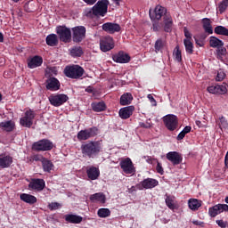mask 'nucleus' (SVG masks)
<instances>
[{"mask_svg": "<svg viewBox=\"0 0 228 228\" xmlns=\"http://www.w3.org/2000/svg\"><path fill=\"white\" fill-rule=\"evenodd\" d=\"M150 19L159 20L160 19H163V26H164V31L166 33H171L172 32V27L174 26V20L172 19V16L167 10V8L157 5L154 9V11L150 10L149 12Z\"/></svg>", "mask_w": 228, "mask_h": 228, "instance_id": "nucleus-1", "label": "nucleus"}, {"mask_svg": "<svg viewBox=\"0 0 228 228\" xmlns=\"http://www.w3.org/2000/svg\"><path fill=\"white\" fill-rule=\"evenodd\" d=\"M83 158H95L102 152V143L99 141H89L80 146Z\"/></svg>", "mask_w": 228, "mask_h": 228, "instance_id": "nucleus-2", "label": "nucleus"}, {"mask_svg": "<svg viewBox=\"0 0 228 228\" xmlns=\"http://www.w3.org/2000/svg\"><path fill=\"white\" fill-rule=\"evenodd\" d=\"M110 0L98 1L89 11L86 12V17H104L108 13Z\"/></svg>", "mask_w": 228, "mask_h": 228, "instance_id": "nucleus-3", "label": "nucleus"}, {"mask_svg": "<svg viewBox=\"0 0 228 228\" xmlns=\"http://www.w3.org/2000/svg\"><path fill=\"white\" fill-rule=\"evenodd\" d=\"M66 77L70 79H81L85 74V69L79 65L66 66L64 69Z\"/></svg>", "mask_w": 228, "mask_h": 228, "instance_id": "nucleus-4", "label": "nucleus"}, {"mask_svg": "<svg viewBox=\"0 0 228 228\" xmlns=\"http://www.w3.org/2000/svg\"><path fill=\"white\" fill-rule=\"evenodd\" d=\"M53 149H54V143L49 139H42L32 144V151L35 152H45Z\"/></svg>", "mask_w": 228, "mask_h": 228, "instance_id": "nucleus-5", "label": "nucleus"}, {"mask_svg": "<svg viewBox=\"0 0 228 228\" xmlns=\"http://www.w3.org/2000/svg\"><path fill=\"white\" fill-rule=\"evenodd\" d=\"M56 33L59 37V40L64 44H70L72 40V31L67 26H58L56 27Z\"/></svg>", "mask_w": 228, "mask_h": 228, "instance_id": "nucleus-6", "label": "nucleus"}, {"mask_svg": "<svg viewBox=\"0 0 228 228\" xmlns=\"http://www.w3.org/2000/svg\"><path fill=\"white\" fill-rule=\"evenodd\" d=\"M99 134V128L96 126H92L87 129L80 130L77 134V140L79 142H85L86 140H90V138H94Z\"/></svg>", "mask_w": 228, "mask_h": 228, "instance_id": "nucleus-7", "label": "nucleus"}, {"mask_svg": "<svg viewBox=\"0 0 228 228\" xmlns=\"http://www.w3.org/2000/svg\"><path fill=\"white\" fill-rule=\"evenodd\" d=\"M163 122L167 131H175L179 127V118L174 114H167L163 117Z\"/></svg>", "mask_w": 228, "mask_h": 228, "instance_id": "nucleus-8", "label": "nucleus"}, {"mask_svg": "<svg viewBox=\"0 0 228 228\" xmlns=\"http://www.w3.org/2000/svg\"><path fill=\"white\" fill-rule=\"evenodd\" d=\"M73 32V42L80 44L81 41L86 38V28L85 26H77L71 28Z\"/></svg>", "mask_w": 228, "mask_h": 228, "instance_id": "nucleus-9", "label": "nucleus"}, {"mask_svg": "<svg viewBox=\"0 0 228 228\" xmlns=\"http://www.w3.org/2000/svg\"><path fill=\"white\" fill-rule=\"evenodd\" d=\"M48 99L52 106L60 108V106H63L69 101V96L65 94H57L50 95Z\"/></svg>", "mask_w": 228, "mask_h": 228, "instance_id": "nucleus-10", "label": "nucleus"}, {"mask_svg": "<svg viewBox=\"0 0 228 228\" xmlns=\"http://www.w3.org/2000/svg\"><path fill=\"white\" fill-rule=\"evenodd\" d=\"M115 48V40L113 37L107 36L100 40V49L102 53H108Z\"/></svg>", "mask_w": 228, "mask_h": 228, "instance_id": "nucleus-11", "label": "nucleus"}, {"mask_svg": "<svg viewBox=\"0 0 228 228\" xmlns=\"http://www.w3.org/2000/svg\"><path fill=\"white\" fill-rule=\"evenodd\" d=\"M37 117V114L32 110H28L25 112V116L20 119V124L22 127H31L33 126V120Z\"/></svg>", "mask_w": 228, "mask_h": 228, "instance_id": "nucleus-12", "label": "nucleus"}, {"mask_svg": "<svg viewBox=\"0 0 228 228\" xmlns=\"http://www.w3.org/2000/svg\"><path fill=\"white\" fill-rule=\"evenodd\" d=\"M228 212V205L227 204H217L208 208V215L211 218H215L218 216L221 213Z\"/></svg>", "mask_w": 228, "mask_h": 228, "instance_id": "nucleus-13", "label": "nucleus"}, {"mask_svg": "<svg viewBox=\"0 0 228 228\" xmlns=\"http://www.w3.org/2000/svg\"><path fill=\"white\" fill-rule=\"evenodd\" d=\"M159 184L158 180L153 178H146L142 181L139 184L136 185L137 190H152V188H156Z\"/></svg>", "mask_w": 228, "mask_h": 228, "instance_id": "nucleus-14", "label": "nucleus"}, {"mask_svg": "<svg viewBox=\"0 0 228 228\" xmlns=\"http://www.w3.org/2000/svg\"><path fill=\"white\" fill-rule=\"evenodd\" d=\"M44 188H45V181L42 178H32L28 183V190L34 191H43Z\"/></svg>", "mask_w": 228, "mask_h": 228, "instance_id": "nucleus-15", "label": "nucleus"}, {"mask_svg": "<svg viewBox=\"0 0 228 228\" xmlns=\"http://www.w3.org/2000/svg\"><path fill=\"white\" fill-rule=\"evenodd\" d=\"M119 165L125 174H133L134 172V166L133 165V161L129 158L121 160Z\"/></svg>", "mask_w": 228, "mask_h": 228, "instance_id": "nucleus-16", "label": "nucleus"}, {"mask_svg": "<svg viewBox=\"0 0 228 228\" xmlns=\"http://www.w3.org/2000/svg\"><path fill=\"white\" fill-rule=\"evenodd\" d=\"M103 31L106 33H110V35H113L114 33H118L122 29L118 23H111L106 22L102 25Z\"/></svg>", "mask_w": 228, "mask_h": 228, "instance_id": "nucleus-17", "label": "nucleus"}, {"mask_svg": "<svg viewBox=\"0 0 228 228\" xmlns=\"http://www.w3.org/2000/svg\"><path fill=\"white\" fill-rule=\"evenodd\" d=\"M61 86V85L60 84V80L54 77H51L46 80V90H50L51 92H58Z\"/></svg>", "mask_w": 228, "mask_h": 228, "instance_id": "nucleus-18", "label": "nucleus"}, {"mask_svg": "<svg viewBox=\"0 0 228 228\" xmlns=\"http://www.w3.org/2000/svg\"><path fill=\"white\" fill-rule=\"evenodd\" d=\"M133 113H134V106L133 105L123 107L118 111V115L122 120H127V118H131Z\"/></svg>", "mask_w": 228, "mask_h": 228, "instance_id": "nucleus-19", "label": "nucleus"}, {"mask_svg": "<svg viewBox=\"0 0 228 228\" xmlns=\"http://www.w3.org/2000/svg\"><path fill=\"white\" fill-rule=\"evenodd\" d=\"M166 158L168 161H171L174 166L183 163V156L177 151H169L167 153Z\"/></svg>", "mask_w": 228, "mask_h": 228, "instance_id": "nucleus-20", "label": "nucleus"}, {"mask_svg": "<svg viewBox=\"0 0 228 228\" xmlns=\"http://www.w3.org/2000/svg\"><path fill=\"white\" fill-rule=\"evenodd\" d=\"M112 60L116 63H129V61H131V56L121 51L118 53L112 55Z\"/></svg>", "mask_w": 228, "mask_h": 228, "instance_id": "nucleus-21", "label": "nucleus"}, {"mask_svg": "<svg viewBox=\"0 0 228 228\" xmlns=\"http://www.w3.org/2000/svg\"><path fill=\"white\" fill-rule=\"evenodd\" d=\"M207 90L208 94H213L215 95H224V94H227V87H225V86H210Z\"/></svg>", "mask_w": 228, "mask_h": 228, "instance_id": "nucleus-22", "label": "nucleus"}, {"mask_svg": "<svg viewBox=\"0 0 228 228\" xmlns=\"http://www.w3.org/2000/svg\"><path fill=\"white\" fill-rule=\"evenodd\" d=\"M86 174L88 179L96 181V179H99V175H101V170H99V167L91 166L86 167Z\"/></svg>", "mask_w": 228, "mask_h": 228, "instance_id": "nucleus-23", "label": "nucleus"}, {"mask_svg": "<svg viewBox=\"0 0 228 228\" xmlns=\"http://www.w3.org/2000/svg\"><path fill=\"white\" fill-rule=\"evenodd\" d=\"M42 63H44V59L39 55L28 59V69H37V67H42Z\"/></svg>", "mask_w": 228, "mask_h": 228, "instance_id": "nucleus-24", "label": "nucleus"}, {"mask_svg": "<svg viewBox=\"0 0 228 228\" xmlns=\"http://www.w3.org/2000/svg\"><path fill=\"white\" fill-rule=\"evenodd\" d=\"M12 163H13V158L10 155H0V167L2 168H10L12 167Z\"/></svg>", "mask_w": 228, "mask_h": 228, "instance_id": "nucleus-25", "label": "nucleus"}, {"mask_svg": "<svg viewBox=\"0 0 228 228\" xmlns=\"http://www.w3.org/2000/svg\"><path fill=\"white\" fill-rule=\"evenodd\" d=\"M216 124L221 131H228V120L224 115L216 119Z\"/></svg>", "mask_w": 228, "mask_h": 228, "instance_id": "nucleus-26", "label": "nucleus"}, {"mask_svg": "<svg viewBox=\"0 0 228 228\" xmlns=\"http://www.w3.org/2000/svg\"><path fill=\"white\" fill-rule=\"evenodd\" d=\"M65 222L68 224H81L83 222V216L74 215V214H68L64 216Z\"/></svg>", "mask_w": 228, "mask_h": 228, "instance_id": "nucleus-27", "label": "nucleus"}, {"mask_svg": "<svg viewBox=\"0 0 228 228\" xmlns=\"http://www.w3.org/2000/svg\"><path fill=\"white\" fill-rule=\"evenodd\" d=\"M91 202H100V204H106V195L103 192H96L90 196Z\"/></svg>", "mask_w": 228, "mask_h": 228, "instance_id": "nucleus-28", "label": "nucleus"}, {"mask_svg": "<svg viewBox=\"0 0 228 228\" xmlns=\"http://www.w3.org/2000/svg\"><path fill=\"white\" fill-rule=\"evenodd\" d=\"M20 199L23 202H26V204H30V205L37 204V197L28 193H21L20 195Z\"/></svg>", "mask_w": 228, "mask_h": 228, "instance_id": "nucleus-29", "label": "nucleus"}, {"mask_svg": "<svg viewBox=\"0 0 228 228\" xmlns=\"http://www.w3.org/2000/svg\"><path fill=\"white\" fill-rule=\"evenodd\" d=\"M133 102V94L131 93H126L120 97V106H129Z\"/></svg>", "mask_w": 228, "mask_h": 228, "instance_id": "nucleus-30", "label": "nucleus"}, {"mask_svg": "<svg viewBox=\"0 0 228 228\" xmlns=\"http://www.w3.org/2000/svg\"><path fill=\"white\" fill-rule=\"evenodd\" d=\"M201 22L205 33L213 35V26L211 25V20L209 18H203Z\"/></svg>", "mask_w": 228, "mask_h": 228, "instance_id": "nucleus-31", "label": "nucleus"}, {"mask_svg": "<svg viewBox=\"0 0 228 228\" xmlns=\"http://www.w3.org/2000/svg\"><path fill=\"white\" fill-rule=\"evenodd\" d=\"M93 111L101 113V111H106V103L104 102H94L91 104Z\"/></svg>", "mask_w": 228, "mask_h": 228, "instance_id": "nucleus-32", "label": "nucleus"}, {"mask_svg": "<svg viewBox=\"0 0 228 228\" xmlns=\"http://www.w3.org/2000/svg\"><path fill=\"white\" fill-rule=\"evenodd\" d=\"M188 206L191 211H199V208L202 206V200L197 199H190L188 201Z\"/></svg>", "mask_w": 228, "mask_h": 228, "instance_id": "nucleus-33", "label": "nucleus"}, {"mask_svg": "<svg viewBox=\"0 0 228 228\" xmlns=\"http://www.w3.org/2000/svg\"><path fill=\"white\" fill-rule=\"evenodd\" d=\"M45 42L50 47H56L58 45V36L56 34H50L46 37Z\"/></svg>", "mask_w": 228, "mask_h": 228, "instance_id": "nucleus-34", "label": "nucleus"}, {"mask_svg": "<svg viewBox=\"0 0 228 228\" xmlns=\"http://www.w3.org/2000/svg\"><path fill=\"white\" fill-rule=\"evenodd\" d=\"M209 45L214 49H218V47H224V41L216 37L211 36L209 40Z\"/></svg>", "mask_w": 228, "mask_h": 228, "instance_id": "nucleus-35", "label": "nucleus"}, {"mask_svg": "<svg viewBox=\"0 0 228 228\" xmlns=\"http://www.w3.org/2000/svg\"><path fill=\"white\" fill-rule=\"evenodd\" d=\"M0 127L6 131L7 133H12L15 129V122L9 120L0 123Z\"/></svg>", "mask_w": 228, "mask_h": 228, "instance_id": "nucleus-36", "label": "nucleus"}, {"mask_svg": "<svg viewBox=\"0 0 228 228\" xmlns=\"http://www.w3.org/2000/svg\"><path fill=\"white\" fill-rule=\"evenodd\" d=\"M42 167H43L44 172L51 173V170L54 168V164H53V161L45 158L42 162Z\"/></svg>", "mask_w": 228, "mask_h": 228, "instance_id": "nucleus-37", "label": "nucleus"}, {"mask_svg": "<svg viewBox=\"0 0 228 228\" xmlns=\"http://www.w3.org/2000/svg\"><path fill=\"white\" fill-rule=\"evenodd\" d=\"M83 48L81 46H74L73 48L70 49V55L73 58H79L83 56Z\"/></svg>", "mask_w": 228, "mask_h": 228, "instance_id": "nucleus-38", "label": "nucleus"}, {"mask_svg": "<svg viewBox=\"0 0 228 228\" xmlns=\"http://www.w3.org/2000/svg\"><path fill=\"white\" fill-rule=\"evenodd\" d=\"M214 33H216V35H221L223 37H228V28L222 26V25H219V26H216L214 28Z\"/></svg>", "mask_w": 228, "mask_h": 228, "instance_id": "nucleus-39", "label": "nucleus"}, {"mask_svg": "<svg viewBox=\"0 0 228 228\" xmlns=\"http://www.w3.org/2000/svg\"><path fill=\"white\" fill-rule=\"evenodd\" d=\"M164 47H165V40L161 38L157 39L154 45L156 54H158V53H161Z\"/></svg>", "mask_w": 228, "mask_h": 228, "instance_id": "nucleus-40", "label": "nucleus"}, {"mask_svg": "<svg viewBox=\"0 0 228 228\" xmlns=\"http://www.w3.org/2000/svg\"><path fill=\"white\" fill-rule=\"evenodd\" d=\"M185 51L188 54H193V43L190 39L183 40Z\"/></svg>", "mask_w": 228, "mask_h": 228, "instance_id": "nucleus-41", "label": "nucleus"}, {"mask_svg": "<svg viewBox=\"0 0 228 228\" xmlns=\"http://www.w3.org/2000/svg\"><path fill=\"white\" fill-rule=\"evenodd\" d=\"M173 56L178 63H181L183 61V54L181 53V49L179 48V45L175 46L173 52Z\"/></svg>", "mask_w": 228, "mask_h": 228, "instance_id": "nucleus-42", "label": "nucleus"}, {"mask_svg": "<svg viewBox=\"0 0 228 228\" xmlns=\"http://www.w3.org/2000/svg\"><path fill=\"white\" fill-rule=\"evenodd\" d=\"M97 215L100 218H108V216H111V211L109 208H100Z\"/></svg>", "mask_w": 228, "mask_h": 228, "instance_id": "nucleus-43", "label": "nucleus"}, {"mask_svg": "<svg viewBox=\"0 0 228 228\" xmlns=\"http://www.w3.org/2000/svg\"><path fill=\"white\" fill-rule=\"evenodd\" d=\"M152 20V27L151 29L155 32L161 31V28H165V25L162 23H159V20Z\"/></svg>", "mask_w": 228, "mask_h": 228, "instance_id": "nucleus-44", "label": "nucleus"}, {"mask_svg": "<svg viewBox=\"0 0 228 228\" xmlns=\"http://www.w3.org/2000/svg\"><path fill=\"white\" fill-rule=\"evenodd\" d=\"M218 60H222L224 56L227 55V48L224 46H219L216 50Z\"/></svg>", "mask_w": 228, "mask_h": 228, "instance_id": "nucleus-45", "label": "nucleus"}, {"mask_svg": "<svg viewBox=\"0 0 228 228\" xmlns=\"http://www.w3.org/2000/svg\"><path fill=\"white\" fill-rule=\"evenodd\" d=\"M228 7V0H223L219 4H218V12L220 14L224 13L225 10H227Z\"/></svg>", "mask_w": 228, "mask_h": 228, "instance_id": "nucleus-46", "label": "nucleus"}, {"mask_svg": "<svg viewBox=\"0 0 228 228\" xmlns=\"http://www.w3.org/2000/svg\"><path fill=\"white\" fill-rule=\"evenodd\" d=\"M165 200H166V205L167 206V208H169V209H175V204H174V200L172 199V197L166 194Z\"/></svg>", "mask_w": 228, "mask_h": 228, "instance_id": "nucleus-47", "label": "nucleus"}, {"mask_svg": "<svg viewBox=\"0 0 228 228\" xmlns=\"http://www.w3.org/2000/svg\"><path fill=\"white\" fill-rule=\"evenodd\" d=\"M45 159V158L40 154L32 155L29 161H41V163Z\"/></svg>", "mask_w": 228, "mask_h": 228, "instance_id": "nucleus-48", "label": "nucleus"}, {"mask_svg": "<svg viewBox=\"0 0 228 228\" xmlns=\"http://www.w3.org/2000/svg\"><path fill=\"white\" fill-rule=\"evenodd\" d=\"M156 170L158 174H160V175H163V174H165V169H163V166H161V163H159V161L158 160H157Z\"/></svg>", "mask_w": 228, "mask_h": 228, "instance_id": "nucleus-49", "label": "nucleus"}, {"mask_svg": "<svg viewBox=\"0 0 228 228\" xmlns=\"http://www.w3.org/2000/svg\"><path fill=\"white\" fill-rule=\"evenodd\" d=\"M225 79V73L224 71H218L216 81H224Z\"/></svg>", "mask_w": 228, "mask_h": 228, "instance_id": "nucleus-50", "label": "nucleus"}, {"mask_svg": "<svg viewBox=\"0 0 228 228\" xmlns=\"http://www.w3.org/2000/svg\"><path fill=\"white\" fill-rule=\"evenodd\" d=\"M61 207V205L60 203H58V202H52L49 205V209H51V211H54V210L58 209Z\"/></svg>", "mask_w": 228, "mask_h": 228, "instance_id": "nucleus-51", "label": "nucleus"}, {"mask_svg": "<svg viewBox=\"0 0 228 228\" xmlns=\"http://www.w3.org/2000/svg\"><path fill=\"white\" fill-rule=\"evenodd\" d=\"M216 223L221 228H227V225H228L227 221H224L221 219V220H216Z\"/></svg>", "mask_w": 228, "mask_h": 228, "instance_id": "nucleus-52", "label": "nucleus"}, {"mask_svg": "<svg viewBox=\"0 0 228 228\" xmlns=\"http://www.w3.org/2000/svg\"><path fill=\"white\" fill-rule=\"evenodd\" d=\"M184 136H186V134L182 130V131L178 134V135H177V137H176V140H177L178 142H181V140H183V139H184Z\"/></svg>", "mask_w": 228, "mask_h": 228, "instance_id": "nucleus-53", "label": "nucleus"}, {"mask_svg": "<svg viewBox=\"0 0 228 228\" xmlns=\"http://www.w3.org/2000/svg\"><path fill=\"white\" fill-rule=\"evenodd\" d=\"M185 40H191V33H190L186 28L183 29Z\"/></svg>", "mask_w": 228, "mask_h": 228, "instance_id": "nucleus-54", "label": "nucleus"}, {"mask_svg": "<svg viewBox=\"0 0 228 228\" xmlns=\"http://www.w3.org/2000/svg\"><path fill=\"white\" fill-rule=\"evenodd\" d=\"M139 126L143 129H151V123H139Z\"/></svg>", "mask_w": 228, "mask_h": 228, "instance_id": "nucleus-55", "label": "nucleus"}, {"mask_svg": "<svg viewBox=\"0 0 228 228\" xmlns=\"http://www.w3.org/2000/svg\"><path fill=\"white\" fill-rule=\"evenodd\" d=\"M86 4H88L89 6H94V4L97 3V0H83Z\"/></svg>", "mask_w": 228, "mask_h": 228, "instance_id": "nucleus-56", "label": "nucleus"}, {"mask_svg": "<svg viewBox=\"0 0 228 228\" xmlns=\"http://www.w3.org/2000/svg\"><path fill=\"white\" fill-rule=\"evenodd\" d=\"M185 134H188V133L191 132V126H186L183 130H182Z\"/></svg>", "mask_w": 228, "mask_h": 228, "instance_id": "nucleus-57", "label": "nucleus"}, {"mask_svg": "<svg viewBox=\"0 0 228 228\" xmlns=\"http://www.w3.org/2000/svg\"><path fill=\"white\" fill-rule=\"evenodd\" d=\"M148 99L151 102H154L155 106H156V99H154V96L151 94H148Z\"/></svg>", "mask_w": 228, "mask_h": 228, "instance_id": "nucleus-58", "label": "nucleus"}, {"mask_svg": "<svg viewBox=\"0 0 228 228\" xmlns=\"http://www.w3.org/2000/svg\"><path fill=\"white\" fill-rule=\"evenodd\" d=\"M147 163H151V164H152V161H158V159H151V157H148V159H147Z\"/></svg>", "mask_w": 228, "mask_h": 228, "instance_id": "nucleus-59", "label": "nucleus"}, {"mask_svg": "<svg viewBox=\"0 0 228 228\" xmlns=\"http://www.w3.org/2000/svg\"><path fill=\"white\" fill-rule=\"evenodd\" d=\"M3 42H4V35L2 32H0V43Z\"/></svg>", "mask_w": 228, "mask_h": 228, "instance_id": "nucleus-60", "label": "nucleus"}, {"mask_svg": "<svg viewBox=\"0 0 228 228\" xmlns=\"http://www.w3.org/2000/svg\"><path fill=\"white\" fill-rule=\"evenodd\" d=\"M192 224L194 225H202V222H200V221H192Z\"/></svg>", "mask_w": 228, "mask_h": 228, "instance_id": "nucleus-61", "label": "nucleus"}, {"mask_svg": "<svg viewBox=\"0 0 228 228\" xmlns=\"http://www.w3.org/2000/svg\"><path fill=\"white\" fill-rule=\"evenodd\" d=\"M50 72H52V74H55L56 75L58 71L56 70V68H51L50 69Z\"/></svg>", "mask_w": 228, "mask_h": 228, "instance_id": "nucleus-62", "label": "nucleus"}, {"mask_svg": "<svg viewBox=\"0 0 228 228\" xmlns=\"http://www.w3.org/2000/svg\"><path fill=\"white\" fill-rule=\"evenodd\" d=\"M115 3L116 6H120V1L122 0H112Z\"/></svg>", "mask_w": 228, "mask_h": 228, "instance_id": "nucleus-63", "label": "nucleus"}, {"mask_svg": "<svg viewBox=\"0 0 228 228\" xmlns=\"http://www.w3.org/2000/svg\"><path fill=\"white\" fill-rule=\"evenodd\" d=\"M196 126H198V127H202V122L200 120H197Z\"/></svg>", "mask_w": 228, "mask_h": 228, "instance_id": "nucleus-64", "label": "nucleus"}]
</instances>
